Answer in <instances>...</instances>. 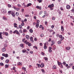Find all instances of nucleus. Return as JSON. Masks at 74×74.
I'll use <instances>...</instances> for the list:
<instances>
[{"instance_id":"obj_8","label":"nucleus","mask_w":74,"mask_h":74,"mask_svg":"<svg viewBox=\"0 0 74 74\" xmlns=\"http://www.w3.org/2000/svg\"><path fill=\"white\" fill-rule=\"evenodd\" d=\"M25 37L27 40H29L30 38V36H29V35H26Z\"/></svg>"},{"instance_id":"obj_17","label":"nucleus","mask_w":74,"mask_h":74,"mask_svg":"<svg viewBox=\"0 0 74 74\" xmlns=\"http://www.w3.org/2000/svg\"><path fill=\"white\" fill-rule=\"evenodd\" d=\"M2 51L3 52H5V47H3L2 49Z\"/></svg>"},{"instance_id":"obj_15","label":"nucleus","mask_w":74,"mask_h":74,"mask_svg":"<svg viewBox=\"0 0 74 74\" xmlns=\"http://www.w3.org/2000/svg\"><path fill=\"white\" fill-rule=\"evenodd\" d=\"M36 7L37 8V9H39V10H41V7H39L38 6H36Z\"/></svg>"},{"instance_id":"obj_44","label":"nucleus","mask_w":74,"mask_h":74,"mask_svg":"<svg viewBox=\"0 0 74 74\" xmlns=\"http://www.w3.org/2000/svg\"><path fill=\"white\" fill-rule=\"evenodd\" d=\"M16 16H18V15H19V13L18 12H16Z\"/></svg>"},{"instance_id":"obj_55","label":"nucleus","mask_w":74,"mask_h":74,"mask_svg":"<svg viewBox=\"0 0 74 74\" xmlns=\"http://www.w3.org/2000/svg\"><path fill=\"white\" fill-rule=\"evenodd\" d=\"M40 36L42 37H44V35L42 34H41Z\"/></svg>"},{"instance_id":"obj_22","label":"nucleus","mask_w":74,"mask_h":74,"mask_svg":"<svg viewBox=\"0 0 74 74\" xmlns=\"http://www.w3.org/2000/svg\"><path fill=\"white\" fill-rule=\"evenodd\" d=\"M44 48L45 49H47V46H46V44H44Z\"/></svg>"},{"instance_id":"obj_27","label":"nucleus","mask_w":74,"mask_h":74,"mask_svg":"<svg viewBox=\"0 0 74 74\" xmlns=\"http://www.w3.org/2000/svg\"><path fill=\"white\" fill-rule=\"evenodd\" d=\"M8 67H9V65L8 64H5V68H8Z\"/></svg>"},{"instance_id":"obj_18","label":"nucleus","mask_w":74,"mask_h":74,"mask_svg":"<svg viewBox=\"0 0 74 74\" xmlns=\"http://www.w3.org/2000/svg\"><path fill=\"white\" fill-rule=\"evenodd\" d=\"M9 61H10V60H9L7 59L5 61V63H8Z\"/></svg>"},{"instance_id":"obj_21","label":"nucleus","mask_w":74,"mask_h":74,"mask_svg":"<svg viewBox=\"0 0 74 74\" xmlns=\"http://www.w3.org/2000/svg\"><path fill=\"white\" fill-rule=\"evenodd\" d=\"M26 51H27L26 50L24 49L23 50H22V52L23 53H26Z\"/></svg>"},{"instance_id":"obj_5","label":"nucleus","mask_w":74,"mask_h":74,"mask_svg":"<svg viewBox=\"0 0 74 74\" xmlns=\"http://www.w3.org/2000/svg\"><path fill=\"white\" fill-rule=\"evenodd\" d=\"M30 41H32V42H34V40H33V38L32 36L30 37Z\"/></svg>"},{"instance_id":"obj_49","label":"nucleus","mask_w":74,"mask_h":74,"mask_svg":"<svg viewBox=\"0 0 74 74\" xmlns=\"http://www.w3.org/2000/svg\"><path fill=\"white\" fill-rule=\"evenodd\" d=\"M66 63L65 62H63V64L65 66L66 65Z\"/></svg>"},{"instance_id":"obj_19","label":"nucleus","mask_w":74,"mask_h":74,"mask_svg":"<svg viewBox=\"0 0 74 74\" xmlns=\"http://www.w3.org/2000/svg\"><path fill=\"white\" fill-rule=\"evenodd\" d=\"M36 27H37V28H38V27L39 26V23H36Z\"/></svg>"},{"instance_id":"obj_59","label":"nucleus","mask_w":74,"mask_h":74,"mask_svg":"<svg viewBox=\"0 0 74 74\" xmlns=\"http://www.w3.org/2000/svg\"><path fill=\"white\" fill-rule=\"evenodd\" d=\"M17 6L18 7H21V5L19 4H18L17 5Z\"/></svg>"},{"instance_id":"obj_33","label":"nucleus","mask_w":74,"mask_h":74,"mask_svg":"<svg viewBox=\"0 0 74 74\" xmlns=\"http://www.w3.org/2000/svg\"><path fill=\"white\" fill-rule=\"evenodd\" d=\"M29 16H30L28 14H26L25 15V17H29Z\"/></svg>"},{"instance_id":"obj_9","label":"nucleus","mask_w":74,"mask_h":74,"mask_svg":"<svg viewBox=\"0 0 74 74\" xmlns=\"http://www.w3.org/2000/svg\"><path fill=\"white\" fill-rule=\"evenodd\" d=\"M66 8L68 10H70V6L69 5H67L66 6Z\"/></svg>"},{"instance_id":"obj_50","label":"nucleus","mask_w":74,"mask_h":74,"mask_svg":"<svg viewBox=\"0 0 74 74\" xmlns=\"http://www.w3.org/2000/svg\"><path fill=\"white\" fill-rule=\"evenodd\" d=\"M30 29V26H28L27 27V30H29Z\"/></svg>"},{"instance_id":"obj_46","label":"nucleus","mask_w":74,"mask_h":74,"mask_svg":"<svg viewBox=\"0 0 74 74\" xmlns=\"http://www.w3.org/2000/svg\"><path fill=\"white\" fill-rule=\"evenodd\" d=\"M41 55H43V56H44V55H45V54L43 52H41Z\"/></svg>"},{"instance_id":"obj_34","label":"nucleus","mask_w":74,"mask_h":74,"mask_svg":"<svg viewBox=\"0 0 74 74\" xmlns=\"http://www.w3.org/2000/svg\"><path fill=\"white\" fill-rule=\"evenodd\" d=\"M20 46H21L22 48H23V44H21L20 45Z\"/></svg>"},{"instance_id":"obj_60","label":"nucleus","mask_w":74,"mask_h":74,"mask_svg":"<svg viewBox=\"0 0 74 74\" xmlns=\"http://www.w3.org/2000/svg\"><path fill=\"white\" fill-rule=\"evenodd\" d=\"M60 9L61 11H63V9L62 7H60Z\"/></svg>"},{"instance_id":"obj_57","label":"nucleus","mask_w":74,"mask_h":74,"mask_svg":"<svg viewBox=\"0 0 74 74\" xmlns=\"http://www.w3.org/2000/svg\"><path fill=\"white\" fill-rule=\"evenodd\" d=\"M51 42L53 44H55V42L53 40H52L51 41Z\"/></svg>"},{"instance_id":"obj_56","label":"nucleus","mask_w":74,"mask_h":74,"mask_svg":"<svg viewBox=\"0 0 74 74\" xmlns=\"http://www.w3.org/2000/svg\"><path fill=\"white\" fill-rule=\"evenodd\" d=\"M4 9H1V12H4Z\"/></svg>"},{"instance_id":"obj_12","label":"nucleus","mask_w":74,"mask_h":74,"mask_svg":"<svg viewBox=\"0 0 74 74\" xmlns=\"http://www.w3.org/2000/svg\"><path fill=\"white\" fill-rule=\"evenodd\" d=\"M3 19L4 21H8V19L4 16L3 17Z\"/></svg>"},{"instance_id":"obj_20","label":"nucleus","mask_w":74,"mask_h":74,"mask_svg":"<svg viewBox=\"0 0 74 74\" xmlns=\"http://www.w3.org/2000/svg\"><path fill=\"white\" fill-rule=\"evenodd\" d=\"M70 48H71L70 47H66V50H68V51L69 50H70Z\"/></svg>"},{"instance_id":"obj_35","label":"nucleus","mask_w":74,"mask_h":74,"mask_svg":"<svg viewBox=\"0 0 74 74\" xmlns=\"http://www.w3.org/2000/svg\"><path fill=\"white\" fill-rule=\"evenodd\" d=\"M49 32H50V33H51V32H53V30H52L51 29H49Z\"/></svg>"},{"instance_id":"obj_53","label":"nucleus","mask_w":74,"mask_h":74,"mask_svg":"<svg viewBox=\"0 0 74 74\" xmlns=\"http://www.w3.org/2000/svg\"><path fill=\"white\" fill-rule=\"evenodd\" d=\"M34 40L35 41H37V39L36 38H35L34 39Z\"/></svg>"},{"instance_id":"obj_36","label":"nucleus","mask_w":74,"mask_h":74,"mask_svg":"<svg viewBox=\"0 0 74 74\" xmlns=\"http://www.w3.org/2000/svg\"><path fill=\"white\" fill-rule=\"evenodd\" d=\"M44 59L45 60H47V61H48V58L45 57L44 58Z\"/></svg>"},{"instance_id":"obj_16","label":"nucleus","mask_w":74,"mask_h":74,"mask_svg":"<svg viewBox=\"0 0 74 74\" xmlns=\"http://www.w3.org/2000/svg\"><path fill=\"white\" fill-rule=\"evenodd\" d=\"M32 5V3H29L27 5H26V7H29L30 6H31V5Z\"/></svg>"},{"instance_id":"obj_6","label":"nucleus","mask_w":74,"mask_h":74,"mask_svg":"<svg viewBox=\"0 0 74 74\" xmlns=\"http://www.w3.org/2000/svg\"><path fill=\"white\" fill-rule=\"evenodd\" d=\"M2 32H0V39H3V36H2Z\"/></svg>"},{"instance_id":"obj_28","label":"nucleus","mask_w":74,"mask_h":74,"mask_svg":"<svg viewBox=\"0 0 74 74\" xmlns=\"http://www.w3.org/2000/svg\"><path fill=\"white\" fill-rule=\"evenodd\" d=\"M53 69H56V66L55 65H54L53 67Z\"/></svg>"},{"instance_id":"obj_30","label":"nucleus","mask_w":74,"mask_h":74,"mask_svg":"<svg viewBox=\"0 0 74 74\" xmlns=\"http://www.w3.org/2000/svg\"><path fill=\"white\" fill-rule=\"evenodd\" d=\"M61 43H62V41H61L59 40L58 42V44H61Z\"/></svg>"},{"instance_id":"obj_26","label":"nucleus","mask_w":74,"mask_h":74,"mask_svg":"<svg viewBox=\"0 0 74 74\" xmlns=\"http://www.w3.org/2000/svg\"><path fill=\"white\" fill-rule=\"evenodd\" d=\"M22 69H23L24 70H25V71H26V68H25L24 67H22Z\"/></svg>"},{"instance_id":"obj_48","label":"nucleus","mask_w":74,"mask_h":74,"mask_svg":"<svg viewBox=\"0 0 74 74\" xmlns=\"http://www.w3.org/2000/svg\"><path fill=\"white\" fill-rule=\"evenodd\" d=\"M25 40H26V38H25L23 39V40H22V41H23V42H25Z\"/></svg>"},{"instance_id":"obj_54","label":"nucleus","mask_w":74,"mask_h":74,"mask_svg":"<svg viewBox=\"0 0 74 74\" xmlns=\"http://www.w3.org/2000/svg\"><path fill=\"white\" fill-rule=\"evenodd\" d=\"M51 39L49 38V40H48V42H51Z\"/></svg>"},{"instance_id":"obj_52","label":"nucleus","mask_w":74,"mask_h":74,"mask_svg":"<svg viewBox=\"0 0 74 74\" xmlns=\"http://www.w3.org/2000/svg\"><path fill=\"white\" fill-rule=\"evenodd\" d=\"M40 47H42V43H40L39 44Z\"/></svg>"},{"instance_id":"obj_51","label":"nucleus","mask_w":74,"mask_h":74,"mask_svg":"<svg viewBox=\"0 0 74 74\" xmlns=\"http://www.w3.org/2000/svg\"><path fill=\"white\" fill-rule=\"evenodd\" d=\"M24 9H21V12H24Z\"/></svg>"},{"instance_id":"obj_64","label":"nucleus","mask_w":74,"mask_h":74,"mask_svg":"<svg viewBox=\"0 0 74 74\" xmlns=\"http://www.w3.org/2000/svg\"><path fill=\"white\" fill-rule=\"evenodd\" d=\"M15 67H13V70H15Z\"/></svg>"},{"instance_id":"obj_1","label":"nucleus","mask_w":74,"mask_h":74,"mask_svg":"<svg viewBox=\"0 0 74 74\" xmlns=\"http://www.w3.org/2000/svg\"><path fill=\"white\" fill-rule=\"evenodd\" d=\"M13 33L14 34H15L16 33V34H18V36H20V33H19L17 30H15L13 32Z\"/></svg>"},{"instance_id":"obj_58","label":"nucleus","mask_w":74,"mask_h":74,"mask_svg":"<svg viewBox=\"0 0 74 74\" xmlns=\"http://www.w3.org/2000/svg\"><path fill=\"white\" fill-rule=\"evenodd\" d=\"M21 26H24V25H25V23H21Z\"/></svg>"},{"instance_id":"obj_24","label":"nucleus","mask_w":74,"mask_h":74,"mask_svg":"<svg viewBox=\"0 0 74 74\" xmlns=\"http://www.w3.org/2000/svg\"><path fill=\"white\" fill-rule=\"evenodd\" d=\"M57 63L58 66H60V65L61 64V62H59V61H57Z\"/></svg>"},{"instance_id":"obj_62","label":"nucleus","mask_w":74,"mask_h":74,"mask_svg":"<svg viewBox=\"0 0 74 74\" xmlns=\"http://www.w3.org/2000/svg\"><path fill=\"white\" fill-rule=\"evenodd\" d=\"M8 12V14H11V11H9Z\"/></svg>"},{"instance_id":"obj_37","label":"nucleus","mask_w":74,"mask_h":74,"mask_svg":"<svg viewBox=\"0 0 74 74\" xmlns=\"http://www.w3.org/2000/svg\"><path fill=\"white\" fill-rule=\"evenodd\" d=\"M33 48H35V49H38V48L37 47V46H34L33 47Z\"/></svg>"},{"instance_id":"obj_4","label":"nucleus","mask_w":74,"mask_h":74,"mask_svg":"<svg viewBox=\"0 0 74 74\" xmlns=\"http://www.w3.org/2000/svg\"><path fill=\"white\" fill-rule=\"evenodd\" d=\"M54 7V5L52 3L51 4L49 5H48V8H53Z\"/></svg>"},{"instance_id":"obj_3","label":"nucleus","mask_w":74,"mask_h":74,"mask_svg":"<svg viewBox=\"0 0 74 74\" xmlns=\"http://www.w3.org/2000/svg\"><path fill=\"white\" fill-rule=\"evenodd\" d=\"M2 55L3 56L5 57V58H8V54L7 53L5 54V53H3Z\"/></svg>"},{"instance_id":"obj_7","label":"nucleus","mask_w":74,"mask_h":74,"mask_svg":"<svg viewBox=\"0 0 74 74\" xmlns=\"http://www.w3.org/2000/svg\"><path fill=\"white\" fill-rule=\"evenodd\" d=\"M45 65L43 63H42L40 64V67L41 68H43L44 67Z\"/></svg>"},{"instance_id":"obj_63","label":"nucleus","mask_w":74,"mask_h":74,"mask_svg":"<svg viewBox=\"0 0 74 74\" xmlns=\"http://www.w3.org/2000/svg\"><path fill=\"white\" fill-rule=\"evenodd\" d=\"M52 20H55V18L54 17H52Z\"/></svg>"},{"instance_id":"obj_40","label":"nucleus","mask_w":74,"mask_h":74,"mask_svg":"<svg viewBox=\"0 0 74 74\" xmlns=\"http://www.w3.org/2000/svg\"><path fill=\"white\" fill-rule=\"evenodd\" d=\"M33 31L32 29H29V32L30 33H33Z\"/></svg>"},{"instance_id":"obj_61","label":"nucleus","mask_w":74,"mask_h":74,"mask_svg":"<svg viewBox=\"0 0 74 74\" xmlns=\"http://www.w3.org/2000/svg\"><path fill=\"white\" fill-rule=\"evenodd\" d=\"M48 51H49V52H52V50L49 49L48 50Z\"/></svg>"},{"instance_id":"obj_39","label":"nucleus","mask_w":74,"mask_h":74,"mask_svg":"<svg viewBox=\"0 0 74 74\" xmlns=\"http://www.w3.org/2000/svg\"><path fill=\"white\" fill-rule=\"evenodd\" d=\"M0 66H4V64H3V63L1 62L0 63Z\"/></svg>"},{"instance_id":"obj_43","label":"nucleus","mask_w":74,"mask_h":74,"mask_svg":"<svg viewBox=\"0 0 74 74\" xmlns=\"http://www.w3.org/2000/svg\"><path fill=\"white\" fill-rule=\"evenodd\" d=\"M19 32L21 33H23V32L22 31V29H20L19 31Z\"/></svg>"},{"instance_id":"obj_11","label":"nucleus","mask_w":74,"mask_h":74,"mask_svg":"<svg viewBox=\"0 0 74 74\" xmlns=\"http://www.w3.org/2000/svg\"><path fill=\"white\" fill-rule=\"evenodd\" d=\"M25 44H26V45H27L28 44H29V42H27V40H26L24 42Z\"/></svg>"},{"instance_id":"obj_45","label":"nucleus","mask_w":74,"mask_h":74,"mask_svg":"<svg viewBox=\"0 0 74 74\" xmlns=\"http://www.w3.org/2000/svg\"><path fill=\"white\" fill-rule=\"evenodd\" d=\"M59 38H62V37H63V36H62V35H59Z\"/></svg>"},{"instance_id":"obj_13","label":"nucleus","mask_w":74,"mask_h":74,"mask_svg":"<svg viewBox=\"0 0 74 74\" xmlns=\"http://www.w3.org/2000/svg\"><path fill=\"white\" fill-rule=\"evenodd\" d=\"M12 15L13 17H15V13L14 12H12Z\"/></svg>"},{"instance_id":"obj_14","label":"nucleus","mask_w":74,"mask_h":74,"mask_svg":"<svg viewBox=\"0 0 74 74\" xmlns=\"http://www.w3.org/2000/svg\"><path fill=\"white\" fill-rule=\"evenodd\" d=\"M61 28L62 31V32H64V28H63V26L62 25L61 26Z\"/></svg>"},{"instance_id":"obj_42","label":"nucleus","mask_w":74,"mask_h":74,"mask_svg":"<svg viewBox=\"0 0 74 74\" xmlns=\"http://www.w3.org/2000/svg\"><path fill=\"white\" fill-rule=\"evenodd\" d=\"M60 67V68H61L62 69H63V65H61Z\"/></svg>"},{"instance_id":"obj_32","label":"nucleus","mask_w":74,"mask_h":74,"mask_svg":"<svg viewBox=\"0 0 74 74\" xmlns=\"http://www.w3.org/2000/svg\"><path fill=\"white\" fill-rule=\"evenodd\" d=\"M8 7L9 8H11V5L10 4H8Z\"/></svg>"},{"instance_id":"obj_41","label":"nucleus","mask_w":74,"mask_h":74,"mask_svg":"<svg viewBox=\"0 0 74 74\" xmlns=\"http://www.w3.org/2000/svg\"><path fill=\"white\" fill-rule=\"evenodd\" d=\"M22 27L21 25H19V29H21V28Z\"/></svg>"},{"instance_id":"obj_29","label":"nucleus","mask_w":74,"mask_h":74,"mask_svg":"<svg viewBox=\"0 0 74 74\" xmlns=\"http://www.w3.org/2000/svg\"><path fill=\"white\" fill-rule=\"evenodd\" d=\"M36 65H37V66H38V68H40V67H41V65H40V64H37Z\"/></svg>"},{"instance_id":"obj_38","label":"nucleus","mask_w":74,"mask_h":74,"mask_svg":"<svg viewBox=\"0 0 74 74\" xmlns=\"http://www.w3.org/2000/svg\"><path fill=\"white\" fill-rule=\"evenodd\" d=\"M18 21H21L22 20V19H21V18H20V17H18Z\"/></svg>"},{"instance_id":"obj_10","label":"nucleus","mask_w":74,"mask_h":74,"mask_svg":"<svg viewBox=\"0 0 74 74\" xmlns=\"http://www.w3.org/2000/svg\"><path fill=\"white\" fill-rule=\"evenodd\" d=\"M27 29H23V33H27Z\"/></svg>"},{"instance_id":"obj_25","label":"nucleus","mask_w":74,"mask_h":74,"mask_svg":"<svg viewBox=\"0 0 74 74\" xmlns=\"http://www.w3.org/2000/svg\"><path fill=\"white\" fill-rule=\"evenodd\" d=\"M3 33H5V36H8V34L7 32H4Z\"/></svg>"},{"instance_id":"obj_31","label":"nucleus","mask_w":74,"mask_h":74,"mask_svg":"<svg viewBox=\"0 0 74 74\" xmlns=\"http://www.w3.org/2000/svg\"><path fill=\"white\" fill-rule=\"evenodd\" d=\"M41 71H42V73L44 74L45 73V71H44V69H42L41 70Z\"/></svg>"},{"instance_id":"obj_23","label":"nucleus","mask_w":74,"mask_h":74,"mask_svg":"<svg viewBox=\"0 0 74 74\" xmlns=\"http://www.w3.org/2000/svg\"><path fill=\"white\" fill-rule=\"evenodd\" d=\"M27 45H28V46L29 47H31V46H32V43L29 42L28 44Z\"/></svg>"},{"instance_id":"obj_47","label":"nucleus","mask_w":74,"mask_h":74,"mask_svg":"<svg viewBox=\"0 0 74 74\" xmlns=\"http://www.w3.org/2000/svg\"><path fill=\"white\" fill-rule=\"evenodd\" d=\"M71 12L73 13H74V9L71 10Z\"/></svg>"},{"instance_id":"obj_2","label":"nucleus","mask_w":74,"mask_h":74,"mask_svg":"<svg viewBox=\"0 0 74 74\" xmlns=\"http://www.w3.org/2000/svg\"><path fill=\"white\" fill-rule=\"evenodd\" d=\"M13 8L15 10L17 11H18L20 10V8H17L15 6H13Z\"/></svg>"}]
</instances>
